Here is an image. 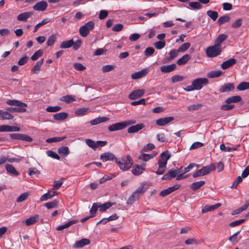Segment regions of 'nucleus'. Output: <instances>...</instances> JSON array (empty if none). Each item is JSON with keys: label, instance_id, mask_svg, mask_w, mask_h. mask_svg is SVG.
<instances>
[{"label": "nucleus", "instance_id": "nucleus-1", "mask_svg": "<svg viewBox=\"0 0 249 249\" xmlns=\"http://www.w3.org/2000/svg\"><path fill=\"white\" fill-rule=\"evenodd\" d=\"M116 162L119 166L120 168L124 171L129 169L133 164V161L131 157L129 155H127L125 158L116 159Z\"/></svg>", "mask_w": 249, "mask_h": 249}, {"label": "nucleus", "instance_id": "nucleus-2", "mask_svg": "<svg viewBox=\"0 0 249 249\" xmlns=\"http://www.w3.org/2000/svg\"><path fill=\"white\" fill-rule=\"evenodd\" d=\"M135 123V121L134 120H128L126 121L117 123L109 126L108 127V129L110 131L122 130L128 125L134 124Z\"/></svg>", "mask_w": 249, "mask_h": 249}, {"label": "nucleus", "instance_id": "nucleus-3", "mask_svg": "<svg viewBox=\"0 0 249 249\" xmlns=\"http://www.w3.org/2000/svg\"><path fill=\"white\" fill-rule=\"evenodd\" d=\"M93 21H90L81 26L79 28V34L82 37H86L94 27Z\"/></svg>", "mask_w": 249, "mask_h": 249}, {"label": "nucleus", "instance_id": "nucleus-4", "mask_svg": "<svg viewBox=\"0 0 249 249\" xmlns=\"http://www.w3.org/2000/svg\"><path fill=\"white\" fill-rule=\"evenodd\" d=\"M221 51V47L214 44L213 46L209 47L207 49L206 53L209 57H214L220 54Z\"/></svg>", "mask_w": 249, "mask_h": 249}, {"label": "nucleus", "instance_id": "nucleus-5", "mask_svg": "<svg viewBox=\"0 0 249 249\" xmlns=\"http://www.w3.org/2000/svg\"><path fill=\"white\" fill-rule=\"evenodd\" d=\"M208 80L206 78H198L192 82V86L195 90H200L203 86L208 84Z\"/></svg>", "mask_w": 249, "mask_h": 249}, {"label": "nucleus", "instance_id": "nucleus-6", "mask_svg": "<svg viewBox=\"0 0 249 249\" xmlns=\"http://www.w3.org/2000/svg\"><path fill=\"white\" fill-rule=\"evenodd\" d=\"M179 168L169 170L167 173L162 176L161 179L162 180H170L171 178H175L179 173Z\"/></svg>", "mask_w": 249, "mask_h": 249}, {"label": "nucleus", "instance_id": "nucleus-7", "mask_svg": "<svg viewBox=\"0 0 249 249\" xmlns=\"http://www.w3.org/2000/svg\"><path fill=\"white\" fill-rule=\"evenodd\" d=\"M48 6V4L45 1H41L36 3L33 7V8L35 11H44Z\"/></svg>", "mask_w": 249, "mask_h": 249}, {"label": "nucleus", "instance_id": "nucleus-8", "mask_svg": "<svg viewBox=\"0 0 249 249\" xmlns=\"http://www.w3.org/2000/svg\"><path fill=\"white\" fill-rule=\"evenodd\" d=\"M149 72V69L148 68L144 69L141 71L133 73L131 75V78L133 79H137L141 78L145 76Z\"/></svg>", "mask_w": 249, "mask_h": 249}, {"label": "nucleus", "instance_id": "nucleus-9", "mask_svg": "<svg viewBox=\"0 0 249 249\" xmlns=\"http://www.w3.org/2000/svg\"><path fill=\"white\" fill-rule=\"evenodd\" d=\"M19 130L20 128L17 126L9 125H0V132H17Z\"/></svg>", "mask_w": 249, "mask_h": 249}, {"label": "nucleus", "instance_id": "nucleus-10", "mask_svg": "<svg viewBox=\"0 0 249 249\" xmlns=\"http://www.w3.org/2000/svg\"><path fill=\"white\" fill-rule=\"evenodd\" d=\"M174 120L172 116L161 118L156 120V124L159 126H164Z\"/></svg>", "mask_w": 249, "mask_h": 249}, {"label": "nucleus", "instance_id": "nucleus-11", "mask_svg": "<svg viewBox=\"0 0 249 249\" xmlns=\"http://www.w3.org/2000/svg\"><path fill=\"white\" fill-rule=\"evenodd\" d=\"M144 93V90L143 89H137L132 91L129 95V98L131 100H135L136 98L142 96Z\"/></svg>", "mask_w": 249, "mask_h": 249}, {"label": "nucleus", "instance_id": "nucleus-12", "mask_svg": "<svg viewBox=\"0 0 249 249\" xmlns=\"http://www.w3.org/2000/svg\"><path fill=\"white\" fill-rule=\"evenodd\" d=\"M145 164H143L142 166L135 165L132 168V173L135 176H139L142 174L145 170L144 166Z\"/></svg>", "mask_w": 249, "mask_h": 249}, {"label": "nucleus", "instance_id": "nucleus-13", "mask_svg": "<svg viewBox=\"0 0 249 249\" xmlns=\"http://www.w3.org/2000/svg\"><path fill=\"white\" fill-rule=\"evenodd\" d=\"M216 168V166L214 164L204 166L200 169L201 172L203 176H205L209 174L211 172L214 170Z\"/></svg>", "mask_w": 249, "mask_h": 249}, {"label": "nucleus", "instance_id": "nucleus-14", "mask_svg": "<svg viewBox=\"0 0 249 249\" xmlns=\"http://www.w3.org/2000/svg\"><path fill=\"white\" fill-rule=\"evenodd\" d=\"M100 158L103 162H105L108 160H113L115 159V157L113 154L110 152H106L101 154Z\"/></svg>", "mask_w": 249, "mask_h": 249}, {"label": "nucleus", "instance_id": "nucleus-15", "mask_svg": "<svg viewBox=\"0 0 249 249\" xmlns=\"http://www.w3.org/2000/svg\"><path fill=\"white\" fill-rule=\"evenodd\" d=\"M144 127L143 124H138L129 127L127 129L128 133H134L141 130Z\"/></svg>", "mask_w": 249, "mask_h": 249}, {"label": "nucleus", "instance_id": "nucleus-16", "mask_svg": "<svg viewBox=\"0 0 249 249\" xmlns=\"http://www.w3.org/2000/svg\"><path fill=\"white\" fill-rule=\"evenodd\" d=\"M170 157V156L167 151L163 152L160 155L158 162L166 165L167 160L169 159Z\"/></svg>", "mask_w": 249, "mask_h": 249}, {"label": "nucleus", "instance_id": "nucleus-17", "mask_svg": "<svg viewBox=\"0 0 249 249\" xmlns=\"http://www.w3.org/2000/svg\"><path fill=\"white\" fill-rule=\"evenodd\" d=\"M90 244V240L88 239L83 238L79 241H78L75 243L73 247L76 248H82L86 245H89Z\"/></svg>", "mask_w": 249, "mask_h": 249}, {"label": "nucleus", "instance_id": "nucleus-18", "mask_svg": "<svg viewBox=\"0 0 249 249\" xmlns=\"http://www.w3.org/2000/svg\"><path fill=\"white\" fill-rule=\"evenodd\" d=\"M221 205V203H218L213 205H205L202 209V213H205L217 209Z\"/></svg>", "mask_w": 249, "mask_h": 249}, {"label": "nucleus", "instance_id": "nucleus-19", "mask_svg": "<svg viewBox=\"0 0 249 249\" xmlns=\"http://www.w3.org/2000/svg\"><path fill=\"white\" fill-rule=\"evenodd\" d=\"M157 154V152H153V153L151 154H143L142 153L141 155L139 157V159L143 160L144 161H147L149 160L152 159L153 157L156 156Z\"/></svg>", "mask_w": 249, "mask_h": 249}, {"label": "nucleus", "instance_id": "nucleus-20", "mask_svg": "<svg viewBox=\"0 0 249 249\" xmlns=\"http://www.w3.org/2000/svg\"><path fill=\"white\" fill-rule=\"evenodd\" d=\"M17 107H8L7 110L11 113L15 112H25L26 111L25 108L26 107L24 106H17Z\"/></svg>", "mask_w": 249, "mask_h": 249}, {"label": "nucleus", "instance_id": "nucleus-21", "mask_svg": "<svg viewBox=\"0 0 249 249\" xmlns=\"http://www.w3.org/2000/svg\"><path fill=\"white\" fill-rule=\"evenodd\" d=\"M176 65L175 64H172L169 65H164L160 67V71L162 72L167 73L170 72L176 68Z\"/></svg>", "mask_w": 249, "mask_h": 249}, {"label": "nucleus", "instance_id": "nucleus-22", "mask_svg": "<svg viewBox=\"0 0 249 249\" xmlns=\"http://www.w3.org/2000/svg\"><path fill=\"white\" fill-rule=\"evenodd\" d=\"M234 89V85L233 83H228L226 85L222 86L219 89L220 92H226L233 90Z\"/></svg>", "mask_w": 249, "mask_h": 249}, {"label": "nucleus", "instance_id": "nucleus-23", "mask_svg": "<svg viewBox=\"0 0 249 249\" xmlns=\"http://www.w3.org/2000/svg\"><path fill=\"white\" fill-rule=\"evenodd\" d=\"M235 62L236 60L235 59L231 58L223 62L221 67L223 70H225L234 65Z\"/></svg>", "mask_w": 249, "mask_h": 249}, {"label": "nucleus", "instance_id": "nucleus-24", "mask_svg": "<svg viewBox=\"0 0 249 249\" xmlns=\"http://www.w3.org/2000/svg\"><path fill=\"white\" fill-rule=\"evenodd\" d=\"M32 15L33 13L31 12H24L18 15L17 17V19L19 21H26Z\"/></svg>", "mask_w": 249, "mask_h": 249}, {"label": "nucleus", "instance_id": "nucleus-25", "mask_svg": "<svg viewBox=\"0 0 249 249\" xmlns=\"http://www.w3.org/2000/svg\"><path fill=\"white\" fill-rule=\"evenodd\" d=\"M249 206V200H247L243 206L232 211L231 214L234 215L237 214L244 211H245Z\"/></svg>", "mask_w": 249, "mask_h": 249}, {"label": "nucleus", "instance_id": "nucleus-26", "mask_svg": "<svg viewBox=\"0 0 249 249\" xmlns=\"http://www.w3.org/2000/svg\"><path fill=\"white\" fill-rule=\"evenodd\" d=\"M6 104L8 105L14 106H27L26 104L16 100H8L6 101Z\"/></svg>", "mask_w": 249, "mask_h": 249}, {"label": "nucleus", "instance_id": "nucleus-27", "mask_svg": "<svg viewBox=\"0 0 249 249\" xmlns=\"http://www.w3.org/2000/svg\"><path fill=\"white\" fill-rule=\"evenodd\" d=\"M191 55L188 54L184 55L182 57L177 60V63L178 65H182L186 64L190 59Z\"/></svg>", "mask_w": 249, "mask_h": 249}, {"label": "nucleus", "instance_id": "nucleus-28", "mask_svg": "<svg viewBox=\"0 0 249 249\" xmlns=\"http://www.w3.org/2000/svg\"><path fill=\"white\" fill-rule=\"evenodd\" d=\"M44 62V59H42L38 61L36 65L33 67L32 69V72L33 73H38L40 71V67L42 65Z\"/></svg>", "mask_w": 249, "mask_h": 249}, {"label": "nucleus", "instance_id": "nucleus-29", "mask_svg": "<svg viewBox=\"0 0 249 249\" xmlns=\"http://www.w3.org/2000/svg\"><path fill=\"white\" fill-rule=\"evenodd\" d=\"M68 115L66 112H60L53 114V117L54 120L62 121L66 119Z\"/></svg>", "mask_w": 249, "mask_h": 249}, {"label": "nucleus", "instance_id": "nucleus-30", "mask_svg": "<svg viewBox=\"0 0 249 249\" xmlns=\"http://www.w3.org/2000/svg\"><path fill=\"white\" fill-rule=\"evenodd\" d=\"M5 169L7 172L15 176H18L19 173L16 170L15 168L11 164H7L5 165Z\"/></svg>", "mask_w": 249, "mask_h": 249}, {"label": "nucleus", "instance_id": "nucleus-31", "mask_svg": "<svg viewBox=\"0 0 249 249\" xmlns=\"http://www.w3.org/2000/svg\"><path fill=\"white\" fill-rule=\"evenodd\" d=\"M205 184L204 181H199L193 183L191 186V189L193 191L197 190L200 189Z\"/></svg>", "mask_w": 249, "mask_h": 249}, {"label": "nucleus", "instance_id": "nucleus-32", "mask_svg": "<svg viewBox=\"0 0 249 249\" xmlns=\"http://www.w3.org/2000/svg\"><path fill=\"white\" fill-rule=\"evenodd\" d=\"M78 222L77 220H72L68 222V223L63 225L59 226L56 228V230L57 231H61L64 229L70 227L71 225L76 223Z\"/></svg>", "mask_w": 249, "mask_h": 249}, {"label": "nucleus", "instance_id": "nucleus-33", "mask_svg": "<svg viewBox=\"0 0 249 249\" xmlns=\"http://www.w3.org/2000/svg\"><path fill=\"white\" fill-rule=\"evenodd\" d=\"M8 110L2 111L1 110L0 118L2 120L12 119L14 116L11 114Z\"/></svg>", "mask_w": 249, "mask_h": 249}, {"label": "nucleus", "instance_id": "nucleus-34", "mask_svg": "<svg viewBox=\"0 0 249 249\" xmlns=\"http://www.w3.org/2000/svg\"><path fill=\"white\" fill-rule=\"evenodd\" d=\"M73 44V40L72 39L64 41L61 42L60 47L61 49H67L72 46Z\"/></svg>", "mask_w": 249, "mask_h": 249}, {"label": "nucleus", "instance_id": "nucleus-35", "mask_svg": "<svg viewBox=\"0 0 249 249\" xmlns=\"http://www.w3.org/2000/svg\"><path fill=\"white\" fill-rule=\"evenodd\" d=\"M58 152L62 156L66 157L70 153L69 149L67 146L61 147L58 149Z\"/></svg>", "mask_w": 249, "mask_h": 249}, {"label": "nucleus", "instance_id": "nucleus-36", "mask_svg": "<svg viewBox=\"0 0 249 249\" xmlns=\"http://www.w3.org/2000/svg\"><path fill=\"white\" fill-rule=\"evenodd\" d=\"M228 37V36L225 34L220 35L216 39L215 41V44L221 46V44L223 41L226 40Z\"/></svg>", "mask_w": 249, "mask_h": 249}, {"label": "nucleus", "instance_id": "nucleus-37", "mask_svg": "<svg viewBox=\"0 0 249 249\" xmlns=\"http://www.w3.org/2000/svg\"><path fill=\"white\" fill-rule=\"evenodd\" d=\"M241 100V97L239 95L233 96L229 97L226 100L225 102L227 104H230L231 103H237Z\"/></svg>", "mask_w": 249, "mask_h": 249}, {"label": "nucleus", "instance_id": "nucleus-38", "mask_svg": "<svg viewBox=\"0 0 249 249\" xmlns=\"http://www.w3.org/2000/svg\"><path fill=\"white\" fill-rule=\"evenodd\" d=\"M237 89L240 91L249 89V82H242L240 83L237 87Z\"/></svg>", "mask_w": 249, "mask_h": 249}, {"label": "nucleus", "instance_id": "nucleus-39", "mask_svg": "<svg viewBox=\"0 0 249 249\" xmlns=\"http://www.w3.org/2000/svg\"><path fill=\"white\" fill-rule=\"evenodd\" d=\"M230 20V17L228 15H225L224 16L220 17L218 20H217V23L219 25H221L223 24V23L229 22Z\"/></svg>", "mask_w": 249, "mask_h": 249}, {"label": "nucleus", "instance_id": "nucleus-40", "mask_svg": "<svg viewBox=\"0 0 249 249\" xmlns=\"http://www.w3.org/2000/svg\"><path fill=\"white\" fill-rule=\"evenodd\" d=\"M75 96L74 95H66L61 97L60 100L62 102L69 103L75 101Z\"/></svg>", "mask_w": 249, "mask_h": 249}, {"label": "nucleus", "instance_id": "nucleus-41", "mask_svg": "<svg viewBox=\"0 0 249 249\" xmlns=\"http://www.w3.org/2000/svg\"><path fill=\"white\" fill-rule=\"evenodd\" d=\"M38 220V216L36 215L35 216H31L27 219L25 221L26 225L29 226L36 223Z\"/></svg>", "mask_w": 249, "mask_h": 249}, {"label": "nucleus", "instance_id": "nucleus-42", "mask_svg": "<svg viewBox=\"0 0 249 249\" xmlns=\"http://www.w3.org/2000/svg\"><path fill=\"white\" fill-rule=\"evenodd\" d=\"M222 71H211L207 74V77L208 78H215L218 77L221 75Z\"/></svg>", "mask_w": 249, "mask_h": 249}, {"label": "nucleus", "instance_id": "nucleus-43", "mask_svg": "<svg viewBox=\"0 0 249 249\" xmlns=\"http://www.w3.org/2000/svg\"><path fill=\"white\" fill-rule=\"evenodd\" d=\"M207 15L213 21H215L218 17V14L216 11L208 10Z\"/></svg>", "mask_w": 249, "mask_h": 249}, {"label": "nucleus", "instance_id": "nucleus-44", "mask_svg": "<svg viewBox=\"0 0 249 249\" xmlns=\"http://www.w3.org/2000/svg\"><path fill=\"white\" fill-rule=\"evenodd\" d=\"M50 19L48 18H46L43 19L41 22L38 23L36 25L35 29L34 30V32H36L40 27L47 24L48 23L50 22Z\"/></svg>", "mask_w": 249, "mask_h": 249}, {"label": "nucleus", "instance_id": "nucleus-45", "mask_svg": "<svg viewBox=\"0 0 249 249\" xmlns=\"http://www.w3.org/2000/svg\"><path fill=\"white\" fill-rule=\"evenodd\" d=\"M55 195L56 194L55 192H53V193H47L41 196L40 200L41 201H46L48 199L51 198Z\"/></svg>", "mask_w": 249, "mask_h": 249}, {"label": "nucleus", "instance_id": "nucleus-46", "mask_svg": "<svg viewBox=\"0 0 249 249\" xmlns=\"http://www.w3.org/2000/svg\"><path fill=\"white\" fill-rule=\"evenodd\" d=\"M140 197L136 194L133 193L132 195L129 197L126 203L127 204H132L135 201L139 199Z\"/></svg>", "mask_w": 249, "mask_h": 249}, {"label": "nucleus", "instance_id": "nucleus-47", "mask_svg": "<svg viewBox=\"0 0 249 249\" xmlns=\"http://www.w3.org/2000/svg\"><path fill=\"white\" fill-rule=\"evenodd\" d=\"M240 232V231L233 234L232 236L229 237V240L230 242L235 243H237L239 240L241 238L240 236H238V234Z\"/></svg>", "mask_w": 249, "mask_h": 249}, {"label": "nucleus", "instance_id": "nucleus-48", "mask_svg": "<svg viewBox=\"0 0 249 249\" xmlns=\"http://www.w3.org/2000/svg\"><path fill=\"white\" fill-rule=\"evenodd\" d=\"M64 179L63 178H61L59 180L57 181H54L53 182V185L52 189L53 190H58L63 184Z\"/></svg>", "mask_w": 249, "mask_h": 249}, {"label": "nucleus", "instance_id": "nucleus-49", "mask_svg": "<svg viewBox=\"0 0 249 249\" xmlns=\"http://www.w3.org/2000/svg\"><path fill=\"white\" fill-rule=\"evenodd\" d=\"M202 105L200 104L192 105L187 107V109L190 111L198 110L201 108Z\"/></svg>", "mask_w": 249, "mask_h": 249}, {"label": "nucleus", "instance_id": "nucleus-50", "mask_svg": "<svg viewBox=\"0 0 249 249\" xmlns=\"http://www.w3.org/2000/svg\"><path fill=\"white\" fill-rule=\"evenodd\" d=\"M158 165H159V168H158V170H157V171L156 172V173L157 175H162L163 174V173L165 171L166 165H164L163 163H160L159 162H158Z\"/></svg>", "mask_w": 249, "mask_h": 249}, {"label": "nucleus", "instance_id": "nucleus-51", "mask_svg": "<svg viewBox=\"0 0 249 249\" xmlns=\"http://www.w3.org/2000/svg\"><path fill=\"white\" fill-rule=\"evenodd\" d=\"M88 108L86 107L80 108L75 111V114L77 115H84L87 114Z\"/></svg>", "mask_w": 249, "mask_h": 249}, {"label": "nucleus", "instance_id": "nucleus-52", "mask_svg": "<svg viewBox=\"0 0 249 249\" xmlns=\"http://www.w3.org/2000/svg\"><path fill=\"white\" fill-rule=\"evenodd\" d=\"M111 206L112 204L110 202L104 203L99 206V211L102 212H105Z\"/></svg>", "mask_w": 249, "mask_h": 249}, {"label": "nucleus", "instance_id": "nucleus-53", "mask_svg": "<svg viewBox=\"0 0 249 249\" xmlns=\"http://www.w3.org/2000/svg\"><path fill=\"white\" fill-rule=\"evenodd\" d=\"M42 54L43 51L42 50H38L31 56V59L33 61H35L41 56Z\"/></svg>", "mask_w": 249, "mask_h": 249}, {"label": "nucleus", "instance_id": "nucleus-54", "mask_svg": "<svg viewBox=\"0 0 249 249\" xmlns=\"http://www.w3.org/2000/svg\"><path fill=\"white\" fill-rule=\"evenodd\" d=\"M56 37L55 35H52L50 36L47 41V44L49 46H52L56 41Z\"/></svg>", "mask_w": 249, "mask_h": 249}, {"label": "nucleus", "instance_id": "nucleus-55", "mask_svg": "<svg viewBox=\"0 0 249 249\" xmlns=\"http://www.w3.org/2000/svg\"><path fill=\"white\" fill-rule=\"evenodd\" d=\"M86 143L90 147L92 148L93 149H95L97 147V145L96 142L92 141L91 139H86Z\"/></svg>", "mask_w": 249, "mask_h": 249}, {"label": "nucleus", "instance_id": "nucleus-56", "mask_svg": "<svg viewBox=\"0 0 249 249\" xmlns=\"http://www.w3.org/2000/svg\"><path fill=\"white\" fill-rule=\"evenodd\" d=\"M189 5L193 9H200L201 8L202 6L199 2H189Z\"/></svg>", "mask_w": 249, "mask_h": 249}, {"label": "nucleus", "instance_id": "nucleus-57", "mask_svg": "<svg viewBox=\"0 0 249 249\" xmlns=\"http://www.w3.org/2000/svg\"><path fill=\"white\" fill-rule=\"evenodd\" d=\"M65 138V137H53L51 138H49L46 140V142L48 143H52L55 142L62 141Z\"/></svg>", "mask_w": 249, "mask_h": 249}, {"label": "nucleus", "instance_id": "nucleus-58", "mask_svg": "<svg viewBox=\"0 0 249 249\" xmlns=\"http://www.w3.org/2000/svg\"><path fill=\"white\" fill-rule=\"evenodd\" d=\"M155 147V146L153 143H148L142 148L141 152L142 153L146 152L154 149Z\"/></svg>", "mask_w": 249, "mask_h": 249}, {"label": "nucleus", "instance_id": "nucleus-59", "mask_svg": "<svg viewBox=\"0 0 249 249\" xmlns=\"http://www.w3.org/2000/svg\"><path fill=\"white\" fill-rule=\"evenodd\" d=\"M190 46L191 44L190 43H184L178 48V51L179 52H184L190 47Z\"/></svg>", "mask_w": 249, "mask_h": 249}, {"label": "nucleus", "instance_id": "nucleus-60", "mask_svg": "<svg viewBox=\"0 0 249 249\" xmlns=\"http://www.w3.org/2000/svg\"><path fill=\"white\" fill-rule=\"evenodd\" d=\"M61 109V107L59 106H50L46 108V111L49 112H55Z\"/></svg>", "mask_w": 249, "mask_h": 249}, {"label": "nucleus", "instance_id": "nucleus-61", "mask_svg": "<svg viewBox=\"0 0 249 249\" xmlns=\"http://www.w3.org/2000/svg\"><path fill=\"white\" fill-rule=\"evenodd\" d=\"M58 203V202L57 200H54L51 202H49L45 203V206L49 209H52L55 207L57 205Z\"/></svg>", "mask_w": 249, "mask_h": 249}, {"label": "nucleus", "instance_id": "nucleus-62", "mask_svg": "<svg viewBox=\"0 0 249 249\" xmlns=\"http://www.w3.org/2000/svg\"><path fill=\"white\" fill-rule=\"evenodd\" d=\"M115 66L112 65H107L102 67V70L103 72H107L113 70Z\"/></svg>", "mask_w": 249, "mask_h": 249}, {"label": "nucleus", "instance_id": "nucleus-63", "mask_svg": "<svg viewBox=\"0 0 249 249\" xmlns=\"http://www.w3.org/2000/svg\"><path fill=\"white\" fill-rule=\"evenodd\" d=\"M184 79V77L181 75H176L174 76H173L171 77V81L172 83H176L178 82H180L182 81Z\"/></svg>", "mask_w": 249, "mask_h": 249}, {"label": "nucleus", "instance_id": "nucleus-64", "mask_svg": "<svg viewBox=\"0 0 249 249\" xmlns=\"http://www.w3.org/2000/svg\"><path fill=\"white\" fill-rule=\"evenodd\" d=\"M243 20L241 18L236 20L232 24L231 27L233 29H236L240 27L242 24Z\"/></svg>", "mask_w": 249, "mask_h": 249}]
</instances>
